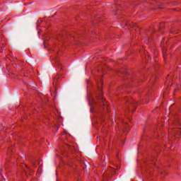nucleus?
I'll list each match as a JSON object with an SVG mask.
<instances>
[{"instance_id":"1","label":"nucleus","mask_w":181,"mask_h":181,"mask_svg":"<svg viewBox=\"0 0 181 181\" xmlns=\"http://www.w3.org/2000/svg\"><path fill=\"white\" fill-rule=\"evenodd\" d=\"M123 132H125L127 131H129V127L127 124H125L124 129H122Z\"/></svg>"},{"instance_id":"2","label":"nucleus","mask_w":181,"mask_h":181,"mask_svg":"<svg viewBox=\"0 0 181 181\" xmlns=\"http://www.w3.org/2000/svg\"><path fill=\"white\" fill-rule=\"evenodd\" d=\"M8 152H13V147L8 148Z\"/></svg>"},{"instance_id":"3","label":"nucleus","mask_w":181,"mask_h":181,"mask_svg":"<svg viewBox=\"0 0 181 181\" xmlns=\"http://www.w3.org/2000/svg\"><path fill=\"white\" fill-rule=\"evenodd\" d=\"M40 22H42V19H40L37 21V26H39V24L40 23Z\"/></svg>"},{"instance_id":"4","label":"nucleus","mask_w":181,"mask_h":181,"mask_svg":"<svg viewBox=\"0 0 181 181\" xmlns=\"http://www.w3.org/2000/svg\"><path fill=\"white\" fill-rule=\"evenodd\" d=\"M23 166L25 167V168H26V169L28 170H29V167H28V165H23Z\"/></svg>"},{"instance_id":"5","label":"nucleus","mask_w":181,"mask_h":181,"mask_svg":"<svg viewBox=\"0 0 181 181\" xmlns=\"http://www.w3.org/2000/svg\"><path fill=\"white\" fill-rule=\"evenodd\" d=\"M100 99L101 100V101H103V103H104V98H103V97H100Z\"/></svg>"},{"instance_id":"6","label":"nucleus","mask_w":181,"mask_h":181,"mask_svg":"<svg viewBox=\"0 0 181 181\" xmlns=\"http://www.w3.org/2000/svg\"><path fill=\"white\" fill-rule=\"evenodd\" d=\"M32 164L33 165V166H35V162H32Z\"/></svg>"},{"instance_id":"7","label":"nucleus","mask_w":181,"mask_h":181,"mask_svg":"<svg viewBox=\"0 0 181 181\" xmlns=\"http://www.w3.org/2000/svg\"><path fill=\"white\" fill-rule=\"evenodd\" d=\"M55 62H57V63H58L59 61L57 60V59H55Z\"/></svg>"},{"instance_id":"8","label":"nucleus","mask_w":181,"mask_h":181,"mask_svg":"<svg viewBox=\"0 0 181 181\" xmlns=\"http://www.w3.org/2000/svg\"><path fill=\"white\" fill-rule=\"evenodd\" d=\"M163 56H165V52H163Z\"/></svg>"},{"instance_id":"9","label":"nucleus","mask_w":181,"mask_h":181,"mask_svg":"<svg viewBox=\"0 0 181 181\" xmlns=\"http://www.w3.org/2000/svg\"><path fill=\"white\" fill-rule=\"evenodd\" d=\"M24 172H26V170H24Z\"/></svg>"}]
</instances>
